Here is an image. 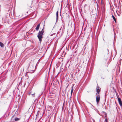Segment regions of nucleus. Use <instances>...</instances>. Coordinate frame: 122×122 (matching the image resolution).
I'll list each match as a JSON object with an SVG mask.
<instances>
[{"label":"nucleus","mask_w":122,"mask_h":122,"mask_svg":"<svg viewBox=\"0 0 122 122\" xmlns=\"http://www.w3.org/2000/svg\"><path fill=\"white\" fill-rule=\"evenodd\" d=\"M32 93V92H31L30 91L28 93V94L29 95H30Z\"/></svg>","instance_id":"obj_14"},{"label":"nucleus","mask_w":122,"mask_h":122,"mask_svg":"<svg viewBox=\"0 0 122 122\" xmlns=\"http://www.w3.org/2000/svg\"><path fill=\"white\" fill-rule=\"evenodd\" d=\"M107 51H108V49H107Z\"/></svg>","instance_id":"obj_21"},{"label":"nucleus","mask_w":122,"mask_h":122,"mask_svg":"<svg viewBox=\"0 0 122 122\" xmlns=\"http://www.w3.org/2000/svg\"><path fill=\"white\" fill-rule=\"evenodd\" d=\"M90 104H91V103H89Z\"/></svg>","instance_id":"obj_23"},{"label":"nucleus","mask_w":122,"mask_h":122,"mask_svg":"<svg viewBox=\"0 0 122 122\" xmlns=\"http://www.w3.org/2000/svg\"><path fill=\"white\" fill-rule=\"evenodd\" d=\"M35 92L32 93H32L31 94L33 97H35Z\"/></svg>","instance_id":"obj_11"},{"label":"nucleus","mask_w":122,"mask_h":122,"mask_svg":"<svg viewBox=\"0 0 122 122\" xmlns=\"http://www.w3.org/2000/svg\"><path fill=\"white\" fill-rule=\"evenodd\" d=\"M0 46L2 47H3L4 46V44L0 41Z\"/></svg>","instance_id":"obj_9"},{"label":"nucleus","mask_w":122,"mask_h":122,"mask_svg":"<svg viewBox=\"0 0 122 122\" xmlns=\"http://www.w3.org/2000/svg\"><path fill=\"white\" fill-rule=\"evenodd\" d=\"M104 112L105 113V116L104 117L105 118H107V113L105 112Z\"/></svg>","instance_id":"obj_10"},{"label":"nucleus","mask_w":122,"mask_h":122,"mask_svg":"<svg viewBox=\"0 0 122 122\" xmlns=\"http://www.w3.org/2000/svg\"><path fill=\"white\" fill-rule=\"evenodd\" d=\"M118 101L119 103V104L122 107V102L121 101V99L120 98H118Z\"/></svg>","instance_id":"obj_4"},{"label":"nucleus","mask_w":122,"mask_h":122,"mask_svg":"<svg viewBox=\"0 0 122 122\" xmlns=\"http://www.w3.org/2000/svg\"><path fill=\"white\" fill-rule=\"evenodd\" d=\"M43 27L41 30L38 33L37 37L39 39L40 42L41 43L42 41V38H43V35L44 32Z\"/></svg>","instance_id":"obj_1"},{"label":"nucleus","mask_w":122,"mask_h":122,"mask_svg":"<svg viewBox=\"0 0 122 122\" xmlns=\"http://www.w3.org/2000/svg\"><path fill=\"white\" fill-rule=\"evenodd\" d=\"M19 119L17 117H15V121H18L19 120Z\"/></svg>","instance_id":"obj_13"},{"label":"nucleus","mask_w":122,"mask_h":122,"mask_svg":"<svg viewBox=\"0 0 122 122\" xmlns=\"http://www.w3.org/2000/svg\"><path fill=\"white\" fill-rule=\"evenodd\" d=\"M102 1H103V0H101V4H103V3H102Z\"/></svg>","instance_id":"obj_18"},{"label":"nucleus","mask_w":122,"mask_h":122,"mask_svg":"<svg viewBox=\"0 0 122 122\" xmlns=\"http://www.w3.org/2000/svg\"><path fill=\"white\" fill-rule=\"evenodd\" d=\"M87 92H89V91H87Z\"/></svg>","instance_id":"obj_22"},{"label":"nucleus","mask_w":122,"mask_h":122,"mask_svg":"<svg viewBox=\"0 0 122 122\" xmlns=\"http://www.w3.org/2000/svg\"><path fill=\"white\" fill-rule=\"evenodd\" d=\"M40 25V23H39L36 26V31H38L39 30V28Z\"/></svg>","instance_id":"obj_5"},{"label":"nucleus","mask_w":122,"mask_h":122,"mask_svg":"<svg viewBox=\"0 0 122 122\" xmlns=\"http://www.w3.org/2000/svg\"><path fill=\"white\" fill-rule=\"evenodd\" d=\"M100 91V88L99 87H97V92H99Z\"/></svg>","instance_id":"obj_6"},{"label":"nucleus","mask_w":122,"mask_h":122,"mask_svg":"<svg viewBox=\"0 0 122 122\" xmlns=\"http://www.w3.org/2000/svg\"><path fill=\"white\" fill-rule=\"evenodd\" d=\"M116 95H117V98H119V97H118L119 96H118V94H116Z\"/></svg>","instance_id":"obj_19"},{"label":"nucleus","mask_w":122,"mask_h":122,"mask_svg":"<svg viewBox=\"0 0 122 122\" xmlns=\"http://www.w3.org/2000/svg\"><path fill=\"white\" fill-rule=\"evenodd\" d=\"M35 64H34V62L31 61L30 62L28 67V68H30L29 70H30V73H32L34 72L35 69Z\"/></svg>","instance_id":"obj_2"},{"label":"nucleus","mask_w":122,"mask_h":122,"mask_svg":"<svg viewBox=\"0 0 122 122\" xmlns=\"http://www.w3.org/2000/svg\"><path fill=\"white\" fill-rule=\"evenodd\" d=\"M73 87H72V88L71 89V95L72 94V93H73Z\"/></svg>","instance_id":"obj_12"},{"label":"nucleus","mask_w":122,"mask_h":122,"mask_svg":"<svg viewBox=\"0 0 122 122\" xmlns=\"http://www.w3.org/2000/svg\"><path fill=\"white\" fill-rule=\"evenodd\" d=\"M56 21L58 19V11L56 12Z\"/></svg>","instance_id":"obj_7"},{"label":"nucleus","mask_w":122,"mask_h":122,"mask_svg":"<svg viewBox=\"0 0 122 122\" xmlns=\"http://www.w3.org/2000/svg\"><path fill=\"white\" fill-rule=\"evenodd\" d=\"M96 3H97V2H96Z\"/></svg>","instance_id":"obj_20"},{"label":"nucleus","mask_w":122,"mask_h":122,"mask_svg":"<svg viewBox=\"0 0 122 122\" xmlns=\"http://www.w3.org/2000/svg\"><path fill=\"white\" fill-rule=\"evenodd\" d=\"M100 100V97L99 95L97 96L96 97V102L97 104L99 103Z\"/></svg>","instance_id":"obj_3"},{"label":"nucleus","mask_w":122,"mask_h":122,"mask_svg":"<svg viewBox=\"0 0 122 122\" xmlns=\"http://www.w3.org/2000/svg\"><path fill=\"white\" fill-rule=\"evenodd\" d=\"M112 17L113 19L114 20L115 22V23H116L117 22V21H116V19L115 17L114 16V15H112Z\"/></svg>","instance_id":"obj_8"},{"label":"nucleus","mask_w":122,"mask_h":122,"mask_svg":"<svg viewBox=\"0 0 122 122\" xmlns=\"http://www.w3.org/2000/svg\"><path fill=\"white\" fill-rule=\"evenodd\" d=\"M92 120H93V122H95V120H94V119H93V118H92Z\"/></svg>","instance_id":"obj_17"},{"label":"nucleus","mask_w":122,"mask_h":122,"mask_svg":"<svg viewBox=\"0 0 122 122\" xmlns=\"http://www.w3.org/2000/svg\"><path fill=\"white\" fill-rule=\"evenodd\" d=\"M99 92H97V93H96V95H97V96H98V95H99Z\"/></svg>","instance_id":"obj_16"},{"label":"nucleus","mask_w":122,"mask_h":122,"mask_svg":"<svg viewBox=\"0 0 122 122\" xmlns=\"http://www.w3.org/2000/svg\"><path fill=\"white\" fill-rule=\"evenodd\" d=\"M105 121L106 122H108L107 118H105Z\"/></svg>","instance_id":"obj_15"}]
</instances>
